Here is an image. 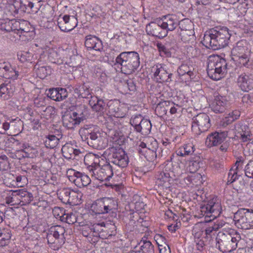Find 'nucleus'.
Instances as JSON below:
<instances>
[{
    "label": "nucleus",
    "instance_id": "obj_1",
    "mask_svg": "<svg viewBox=\"0 0 253 253\" xmlns=\"http://www.w3.org/2000/svg\"><path fill=\"white\" fill-rule=\"evenodd\" d=\"M201 211L202 214L205 216V221L207 223L204 230L206 237L211 238L215 232L226 224V222L222 220L214 221L221 212V205L218 202H215L212 200L202 206Z\"/></svg>",
    "mask_w": 253,
    "mask_h": 253
},
{
    "label": "nucleus",
    "instance_id": "obj_61",
    "mask_svg": "<svg viewBox=\"0 0 253 253\" xmlns=\"http://www.w3.org/2000/svg\"><path fill=\"white\" fill-rule=\"evenodd\" d=\"M23 153L25 158H33L37 153V151L28 145Z\"/></svg>",
    "mask_w": 253,
    "mask_h": 253
},
{
    "label": "nucleus",
    "instance_id": "obj_11",
    "mask_svg": "<svg viewBox=\"0 0 253 253\" xmlns=\"http://www.w3.org/2000/svg\"><path fill=\"white\" fill-rule=\"evenodd\" d=\"M233 220L239 228L244 230L253 228V210L239 209L234 213Z\"/></svg>",
    "mask_w": 253,
    "mask_h": 253
},
{
    "label": "nucleus",
    "instance_id": "obj_55",
    "mask_svg": "<svg viewBox=\"0 0 253 253\" xmlns=\"http://www.w3.org/2000/svg\"><path fill=\"white\" fill-rule=\"evenodd\" d=\"M143 119L144 118H143L141 115H135L131 117L130 120V124L136 130V129L139 127V126Z\"/></svg>",
    "mask_w": 253,
    "mask_h": 253
},
{
    "label": "nucleus",
    "instance_id": "obj_52",
    "mask_svg": "<svg viewBox=\"0 0 253 253\" xmlns=\"http://www.w3.org/2000/svg\"><path fill=\"white\" fill-rule=\"evenodd\" d=\"M157 47L161 56H166L167 57H170L171 56L170 49L166 45L158 42L157 43Z\"/></svg>",
    "mask_w": 253,
    "mask_h": 253
},
{
    "label": "nucleus",
    "instance_id": "obj_27",
    "mask_svg": "<svg viewBox=\"0 0 253 253\" xmlns=\"http://www.w3.org/2000/svg\"><path fill=\"white\" fill-rule=\"evenodd\" d=\"M48 98L56 101H61L68 96V92L66 88H52L49 89L46 93Z\"/></svg>",
    "mask_w": 253,
    "mask_h": 253
},
{
    "label": "nucleus",
    "instance_id": "obj_21",
    "mask_svg": "<svg viewBox=\"0 0 253 253\" xmlns=\"http://www.w3.org/2000/svg\"><path fill=\"white\" fill-rule=\"evenodd\" d=\"M227 131L213 132L208 135L206 140V144L209 147L216 146L223 142L227 136Z\"/></svg>",
    "mask_w": 253,
    "mask_h": 253
},
{
    "label": "nucleus",
    "instance_id": "obj_60",
    "mask_svg": "<svg viewBox=\"0 0 253 253\" xmlns=\"http://www.w3.org/2000/svg\"><path fill=\"white\" fill-rule=\"evenodd\" d=\"M31 34L30 28L27 25L24 28V30L19 34V37L22 41L29 40L31 39Z\"/></svg>",
    "mask_w": 253,
    "mask_h": 253
},
{
    "label": "nucleus",
    "instance_id": "obj_30",
    "mask_svg": "<svg viewBox=\"0 0 253 253\" xmlns=\"http://www.w3.org/2000/svg\"><path fill=\"white\" fill-rule=\"evenodd\" d=\"M0 68L3 69L5 78L15 80L18 79V74L16 72L15 67H12L10 63L4 62L1 64Z\"/></svg>",
    "mask_w": 253,
    "mask_h": 253
},
{
    "label": "nucleus",
    "instance_id": "obj_42",
    "mask_svg": "<svg viewBox=\"0 0 253 253\" xmlns=\"http://www.w3.org/2000/svg\"><path fill=\"white\" fill-rule=\"evenodd\" d=\"M193 30L182 31L178 32V36L179 38L184 42H189L190 41L193 40L194 37Z\"/></svg>",
    "mask_w": 253,
    "mask_h": 253
},
{
    "label": "nucleus",
    "instance_id": "obj_19",
    "mask_svg": "<svg viewBox=\"0 0 253 253\" xmlns=\"http://www.w3.org/2000/svg\"><path fill=\"white\" fill-rule=\"evenodd\" d=\"M113 175V170L112 166L109 163L106 162L99 169L94 172L93 171L92 176L100 181H109Z\"/></svg>",
    "mask_w": 253,
    "mask_h": 253
},
{
    "label": "nucleus",
    "instance_id": "obj_54",
    "mask_svg": "<svg viewBox=\"0 0 253 253\" xmlns=\"http://www.w3.org/2000/svg\"><path fill=\"white\" fill-rule=\"evenodd\" d=\"M71 189L69 188H64L60 192V199L63 203L69 204L71 195Z\"/></svg>",
    "mask_w": 253,
    "mask_h": 253
},
{
    "label": "nucleus",
    "instance_id": "obj_20",
    "mask_svg": "<svg viewBox=\"0 0 253 253\" xmlns=\"http://www.w3.org/2000/svg\"><path fill=\"white\" fill-rule=\"evenodd\" d=\"M162 26L167 31V36L169 32L176 29L179 24V21L174 14H168L163 16L161 19Z\"/></svg>",
    "mask_w": 253,
    "mask_h": 253
},
{
    "label": "nucleus",
    "instance_id": "obj_4",
    "mask_svg": "<svg viewBox=\"0 0 253 253\" xmlns=\"http://www.w3.org/2000/svg\"><path fill=\"white\" fill-rule=\"evenodd\" d=\"M82 130L89 146L99 150L104 149L107 146V140L105 137V134L100 132L96 126L85 125Z\"/></svg>",
    "mask_w": 253,
    "mask_h": 253
},
{
    "label": "nucleus",
    "instance_id": "obj_31",
    "mask_svg": "<svg viewBox=\"0 0 253 253\" xmlns=\"http://www.w3.org/2000/svg\"><path fill=\"white\" fill-rule=\"evenodd\" d=\"M85 165L88 166V169L90 171L96 172L97 168H100L99 165V159L94 155H88L84 157V159Z\"/></svg>",
    "mask_w": 253,
    "mask_h": 253
},
{
    "label": "nucleus",
    "instance_id": "obj_13",
    "mask_svg": "<svg viewBox=\"0 0 253 253\" xmlns=\"http://www.w3.org/2000/svg\"><path fill=\"white\" fill-rule=\"evenodd\" d=\"M192 120V131L196 135L207 131L211 126L209 116L206 113H200Z\"/></svg>",
    "mask_w": 253,
    "mask_h": 253
},
{
    "label": "nucleus",
    "instance_id": "obj_35",
    "mask_svg": "<svg viewBox=\"0 0 253 253\" xmlns=\"http://www.w3.org/2000/svg\"><path fill=\"white\" fill-rule=\"evenodd\" d=\"M14 91V87L11 84H2L0 85V97L7 100L13 94Z\"/></svg>",
    "mask_w": 253,
    "mask_h": 253
},
{
    "label": "nucleus",
    "instance_id": "obj_44",
    "mask_svg": "<svg viewBox=\"0 0 253 253\" xmlns=\"http://www.w3.org/2000/svg\"><path fill=\"white\" fill-rule=\"evenodd\" d=\"M76 90V92L79 94V96L82 98H88L92 97L89 87L85 84L80 85Z\"/></svg>",
    "mask_w": 253,
    "mask_h": 253
},
{
    "label": "nucleus",
    "instance_id": "obj_49",
    "mask_svg": "<svg viewBox=\"0 0 253 253\" xmlns=\"http://www.w3.org/2000/svg\"><path fill=\"white\" fill-rule=\"evenodd\" d=\"M192 23L188 20H183L179 21V24L177 28V32H182V31L192 30L191 29Z\"/></svg>",
    "mask_w": 253,
    "mask_h": 253
},
{
    "label": "nucleus",
    "instance_id": "obj_56",
    "mask_svg": "<svg viewBox=\"0 0 253 253\" xmlns=\"http://www.w3.org/2000/svg\"><path fill=\"white\" fill-rule=\"evenodd\" d=\"M9 163L5 155L0 156V171L7 170L9 169Z\"/></svg>",
    "mask_w": 253,
    "mask_h": 253
},
{
    "label": "nucleus",
    "instance_id": "obj_64",
    "mask_svg": "<svg viewBox=\"0 0 253 253\" xmlns=\"http://www.w3.org/2000/svg\"><path fill=\"white\" fill-rule=\"evenodd\" d=\"M190 179L192 182L196 183V185H200L205 181L202 175L199 173L195 174L190 178Z\"/></svg>",
    "mask_w": 253,
    "mask_h": 253
},
{
    "label": "nucleus",
    "instance_id": "obj_43",
    "mask_svg": "<svg viewBox=\"0 0 253 253\" xmlns=\"http://www.w3.org/2000/svg\"><path fill=\"white\" fill-rule=\"evenodd\" d=\"M82 197L83 194L82 192L79 191H75L71 190L69 204L70 205H77L80 204Z\"/></svg>",
    "mask_w": 253,
    "mask_h": 253
},
{
    "label": "nucleus",
    "instance_id": "obj_47",
    "mask_svg": "<svg viewBox=\"0 0 253 253\" xmlns=\"http://www.w3.org/2000/svg\"><path fill=\"white\" fill-rule=\"evenodd\" d=\"M149 139L148 149L151 152L152 157L156 158L157 157L156 151L158 148V142L153 138Z\"/></svg>",
    "mask_w": 253,
    "mask_h": 253
},
{
    "label": "nucleus",
    "instance_id": "obj_15",
    "mask_svg": "<svg viewBox=\"0 0 253 253\" xmlns=\"http://www.w3.org/2000/svg\"><path fill=\"white\" fill-rule=\"evenodd\" d=\"M67 175L69 180L79 188L87 186L91 182L87 175L72 169L67 170Z\"/></svg>",
    "mask_w": 253,
    "mask_h": 253
},
{
    "label": "nucleus",
    "instance_id": "obj_57",
    "mask_svg": "<svg viewBox=\"0 0 253 253\" xmlns=\"http://www.w3.org/2000/svg\"><path fill=\"white\" fill-rule=\"evenodd\" d=\"M52 213L56 218L59 219L61 221L63 216H64L65 210L62 208L55 207L52 209Z\"/></svg>",
    "mask_w": 253,
    "mask_h": 253
},
{
    "label": "nucleus",
    "instance_id": "obj_22",
    "mask_svg": "<svg viewBox=\"0 0 253 253\" xmlns=\"http://www.w3.org/2000/svg\"><path fill=\"white\" fill-rule=\"evenodd\" d=\"M228 104L227 96L216 95L214 96V99L211 104V109L215 113H222L226 109Z\"/></svg>",
    "mask_w": 253,
    "mask_h": 253
},
{
    "label": "nucleus",
    "instance_id": "obj_17",
    "mask_svg": "<svg viewBox=\"0 0 253 253\" xmlns=\"http://www.w3.org/2000/svg\"><path fill=\"white\" fill-rule=\"evenodd\" d=\"M146 32L148 35L159 39H163L167 36V31L162 26L161 20H159L158 23L152 21L147 24Z\"/></svg>",
    "mask_w": 253,
    "mask_h": 253
},
{
    "label": "nucleus",
    "instance_id": "obj_32",
    "mask_svg": "<svg viewBox=\"0 0 253 253\" xmlns=\"http://www.w3.org/2000/svg\"><path fill=\"white\" fill-rule=\"evenodd\" d=\"M62 122L63 126L68 129H73L76 125L80 124L73 112L63 116Z\"/></svg>",
    "mask_w": 253,
    "mask_h": 253
},
{
    "label": "nucleus",
    "instance_id": "obj_18",
    "mask_svg": "<svg viewBox=\"0 0 253 253\" xmlns=\"http://www.w3.org/2000/svg\"><path fill=\"white\" fill-rule=\"evenodd\" d=\"M77 19L74 16L65 15L58 19L57 25L63 32H68L74 29L77 26Z\"/></svg>",
    "mask_w": 253,
    "mask_h": 253
},
{
    "label": "nucleus",
    "instance_id": "obj_51",
    "mask_svg": "<svg viewBox=\"0 0 253 253\" xmlns=\"http://www.w3.org/2000/svg\"><path fill=\"white\" fill-rule=\"evenodd\" d=\"M59 55L57 51L53 49H49L48 53V59L51 63L61 64L62 63L58 58Z\"/></svg>",
    "mask_w": 253,
    "mask_h": 253
},
{
    "label": "nucleus",
    "instance_id": "obj_28",
    "mask_svg": "<svg viewBox=\"0 0 253 253\" xmlns=\"http://www.w3.org/2000/svg\"><path fill=\"white\" fill-rule=\"evenodd\" d=\"M21 125L20 120L15 119L10 121L9 122L5 120L3 115H0V133L5 134V132L10 128L19 127Z\"/></svg>",
    "mask_w": 253,
    "mask_h": 253
},
{
    "label": "nucleus",
    "instance_id": "obj_41",
    "mask_svg": "<svg viewBox=\"0 0 253 253\" xmlns=\"http://www.w3.org/2000/svg\"><path fill=\"white\" fill-rule=\"evenodd\" d=\"M59 139L54 135H48L46 136L44 141L45 146L47 148L53 149L58 144Z\"/></svg>",
    "mask_w": 253,
    "mask_h": 253
},
{
    "label": "nucleus",
    "instance_id": "obj_10",
    "mask_svg": "<svg viewBox=\"0 0 253 253\" xmlns=\"http://www.w3.org/2000/svg\"><path fill=\"white\" fill-rule=\"evenodd\" d=\"M104 154L107 156L111 163L120 168H126L128 164V157L123 149L120 147H110L106 149Z\"/></svg>",
    "mask_w": 253,
    "mask_h": 253
},
{
    "label": "nucleus",
    "instance_id": "obj_6",
    "mask_svg": "<svg viewBox=\"0 0 253 253\" xmlns=\"http://www.w3.org/2000/svg\"><path fill=\"white\" fill-rule=\"evenodd\" d=\"M228 69L225 59L217 55L209 58L207 71L208 76L212 80H219L227 73Z\"/></svg>",
    "mask_w": 253,
    "mask_h": 253
},
{
    "label": "nucleus",
    "instance_id": "obj_45",
    "mask_svg": "<svg viewBox=\"0 0 253 253\" xmlns=\"http://www.w3.org/2000/svg\"><path fill=\"white\" fill-rule=\"evenodd\" d=\"M203 223L199 222L196 223L192 229V235L194 240L200 239L204 232Z\"/></svg>",
    "mask_w": 253,
    "mask_h": 253
},
{
    "label": "nucleus",
    "instance_id": "obj_48",
    "mask_svg": "<svg viewBox=\"0 0 253 253\" xmlns=\"http://www.w3.org/2000/svg\"><path fill=\"white\" fill-rule=\"evenodd\" d=\"M196 160H191L189 164V169L191 173L196 172L200 168V165L202 164L200 161V157H197Z\"/></svg>",
    "mask_w": 253,
    "mask_h": 253
},
{
    "label": "nucleus",
    "instance_id": "obj_5",
    "mask_svg": "<svg viewBox=\"0 0 253 253\" xmlns=\"http://www.w3.org/2000/svg\"><path fill=\"white\" fill-rule=\"evenodd\" d=\"M241 236L237 232H219L216 237V247L222 253H230L237 248Z\"/></svg>",
    "mask_w": 253,
    "mask_h": 253
},
{
    "label": "nucleus",
    "instance_id": "obj_34",
    "mask_svg": "<svg viewBox=\"0 0 253 253\" xmlns=\"http://www.w3.org/2000/svg\"><path fill=\"white\" fill-rule=\"evenodd\" d=\"M49 101L47 96H39L35 98L34 100V106L37 108H41L42 110L45 112L46 111H51L52 108L50 106H47Z\"/></svg>",
    "mask_w": 253,
    "mask_h": 253
},
{
    "label": "nucleus",
    "instance_id": "obj_23",
    "mask_svg": "<svg viewBox=\"0 0 253 253\" xmlns=\"http://www.w3.org/2000/svg\"><path fill=\"white\" fill-rule=\"evenodd\" d=\"M194 68L192 66L186 64L181 65L177 69L179 79L184 82H187L195 78Z\"/></svg>",
    "mask_w": 253,
    "mask_h": 253
},
{
    "label": "nucleus",
    "instance_id": "obj_50",
    "mask_svg": "<svg viewBox=\"0 0 253 253\" xmlns=\"http://www.w3.org/2000/svg\"><path fill=\"white\" fill-rule=\"evenodd\" d=\"M61 221L69 224H73L77 222V216L72 212L65 213Z\"/></svg>",
    "mask_w": 253,
    "mask_h": 253
},
{
    "label": "nucleus",
    "instance_id": "obj_25",
    "mask_svg": "<svg viewBox=\"0 0 253 253\" xmlns=\"http://www.w3.org/2000/svg\"><path fill=\"white\" fill-rule=\"evenodd\" d=\"M238 84L244 91H248L253 89V74L252 73H243L237 80Z\"/></svg>",
    "mask_w": 253,
    "mask_h": 253
},
{
    "label": "nucleus",
    "instance_id": "obj_12",
    "mask_svg": "<svg viewBox=\"0 0 253 253\" xmlns=\"http://www.w3.org/2000/svg\"><path fill=\"white\" fill-rule=\"evenodd\" d=\"M89 230L92 232L93 236L106 239L115 235L116 226L114 224L101 222L93 224Z\"/></svg>",
    "mask_w": 253,
    "mask_h": 253
},
{
    "label": "nucleus",
    "instance_id": "obj_58",
    "mask_svg": "<svg viewBox=\"0 0 253 253\" xmlns=\"http://www.w3.org/2000/svg\"><path fill=\"white\" fill-rule=\"evenodd\" d=\"M238 176L236 169H231L228 174L227 184L229 185L234 182L238 178Z\"/></svg>",
    "mask_w": 253,
    "mask_h": 253
},
{
    "label": "nucleus",
    "instance_id": "obj_2",
    "mask_svg": "<svg viewBox=\"0 0 253 253\" xmlns=\"http://www.w3.org/2000/svg\"><path fill=\"white\" fill-rule=\"evenodd\" d=\"M230 37L231 34L227 27H216L206 33L202 43L208 48L217 50L226 46Z\"/></svg>",
    "mask_w": 253,
    "mask_h": 253
},
{
    "label": "nucleus",
    "instance_id": "obj_37",
    "mask_svg": "<svg viewBox=\"0 0 253 253\" xmlns=\"http://www.w3.org/2000/svg\"><path fill=\"white\" fill-rule=\"evenodd\" d=\"M194 146L192 143L184 144L177 149L175 153L177 156L186 157L192 155L195 151Z\"/></svg>",
    "mask_w": 253,
    "mask_h": 253
},
{
    "label": "nucleus",
    "instance_id": "obj_9",
    "mask_svg": "<svg viewBox=\"0 0 253 253\" xmlns=\"http://www.w3.org/2000/svg\"><path fill=\"white\" fill-rule=\"evenodd\" d=\"M65 228L60 225L52 226L49 228L46 239L48 244L52 249L58 250L61 248L65 243Z\"/></svg>",
    "mask_w": 253,
    "mask_h": 253
},
{
    "label": "nucleus",
    "instance_id": "obj_26",
    "mask_svg": "<svg viewBox=\"0 0 253 253\" xmlns=\"http://www.w3.org/2000/svg\"><path fill=\"white\" fill-rule=\"evenodd\" d=\"M84 45L88 50L93 49L101 51L103 49L102 41L95 36L90 35L87 36L85 38Z\"/></svg>",
    "mask_w": 253,
    "mask_h": 253
},
{
    "label": "nucleus",
    "instance_id": "obj_63",
    "mask_svg": "<svg viewBox=\"0 0 253 253\" xmlns=\"http://www.w3.org/2000/svg\"><path fill=\"white\" fill-rule=\"evenodd\" d=\"M245 173L248 177L253 178V164L251 162L246 166Z\"/></svg>",
    "mask_w": 253,
    "mask_h": 253
},
{
    "label": "nucleus",
    "instance_id": "obj_14",
    "mask_svg": "<svg viewBox=\"0 0 253 253\" xmlns=\"http://www.w3.org/2000/svg\"><path fill=\"white\" fill-rule=\"evenodd\" d=\"M116 206L115 201L110 198H103L97 200L95 203L92 204L91 208L92 211L95 214H104L108 213Z\"/></svg>",
    "mask_w": 253,
    "mask_h": 253
},
{
    "label": "nucleus",
    "instance_id": "obj_59",
    "mask_svg": "<svg viewBox=\"0 0 253 253\" xmlns=\"http://www.w3.org/2000/svg\"><path fill=\"white\" fill-rule=\"evenodd\" d=\"M11 23V20L8 19L1 20L0 21V29L7 32H10L11 31V29H10Z\"/></svg>",
    "mask_w": 253,
    "mask_h": 253
},
{
    "label": "nucleus",
    "instance_id": "obj_7",
    "mask_svg": "<svg viewBox=\"0 0 253 253\" xmlns=\"http://www.w3.org/2000/svg\"><path fill=\"white\" fill-rule=\"evenodd\" d=\"M251 51L246 40H242L236 43L231 50L232 59L241 66L248 68Z\"/></svg>",
    "mask_w": 253,
    "mask_h": 253
},
{
    "label": "nucleus",
    "instance_id": "obj_8",
    "mask_svg": "<svg viewBox=\"0 0 253 253\" xmlns=\"http://www.w3.org/2000/svg\"><path fill=\"white\" fill-rule=\"evenodd\" d=\"M5 194V202L11 205H26L33 199L32 194L23 189L6 191Z\"/></svg>",
    "mask_w": 253,
    "mask_h": 253
},
{
    "label": "nucleus",
    "instance_id": "obj_16",
    "mask_svg": "<svg viewBox=\"0 0 253 253\" xmlns=\"http://www.w3.org/2000/svg\"><path fill=\"white\" fill-rule=\"evenodd\" d=\"M172 76L173 74L166 65L158 64L156 65L154 76L157 82H170L172 81Z\"/></svg>",
    "mask_w": 253,
    "mask_h": 253
},
{
    "label": "nucleus",
    "instance_id": "obj_62",
    "mask_svg": "<svg viewBox=\"0 0 253 253\" xmlns=\"http://www.w3.org/2000/svg\"><path fill=\"white\" fill-rule=\"evenodd\" d=\"M11 23L10 24V29H11V32H13L19 36L20 32H19V29L20 27V21H16L15 19L11 20Z\"/></svg>",
    "mask_w": 253,
    "mask_h": 253
},
{
    "label": "nucleus",
    "instance_id": "obj_24",
    "mask_svg": "<svg viewBox=\"0 0 253 253\" xmlns=\"http://www.w3.org/2000/svg\"><path fill=\"white\" fill-rule=\"evenodd\" d=\"M76 144V142L73 141L67 143L63 146L61 151L65 158L74 159L76 156L81 153L80 149L77 148V146Z\"/></svg>",
    "mask_w": 253,
    "mask_h": 253
},
{
    "label": "nucleus",
    "instance_id": "obj_40",
    "mask_svg": "<svg viewBox=\"0 0 253 253\" xmlns=\"http://www.w3.org/2000/svg\"><path fill=\"white\" fill-rule=\"evenodd\" d=\"M73 113L77 117L78 120L80 121V123L88 118L90 116L89 109L84 105L81 106L77 112Z\"/></svg>",
    "mask_w": 253,
    "mask_h": 253
},
{
    "label": "nucleus",
    "instance_id": "obj_46",
    "mask_svg": "<svg viewBox=\"0 0 253 253\" xmlns=\"http://www.w3.org/2000/svg\"><path fill=\"white\" fill-rule=\"evenodd\" d=\"M17 56L21 62L26 61L32 62L34 59L33 53L29 51H21L17 54Z\"/></svg>",
    "mask_w": 253,
    "mask_h": 253
},
{
    "label": "nucleus",
    "instance_id": "obj_36",
    "mask_svg": "<svg viewBox=\"0 0 253 253\" xmlns=\"http://www.w3.org/2000/svg\"><path fill=\"white\" fill-rule=\"evenodd\" d=\"M171 101H163L160 102L157 104L155 108V113L160 118H162L166 116L168 113V111L169 109Z\"/></svg>",
    "mask_w": 253,
    "mask_h": 253
},
{
    "label": "nucleus",
    "instance_id": "obj_29",
    "mask_svg": "<svg viewBox=\"0 0 253 253\" xmlns=\"http://www.w3.org/2000/svg\"><path fill=\"white\" fill-rule=\"evenodd\" d=\"M134 250L139 251L140 253H155L154 246L145 237L141 239Z\"/></svg>",
    "mask_w": 253,
    "mask_h": 253
},
{
    "label": "nucleus",
    "instance_id": "obj_39",
    "mask_svg": "<svg viewBox=\"0 0 253 253\" xmlns=\"http://www.w3.org/2000/svg\"><path fill=\"white\" fill-rule=\"evenodd\" d=\"M135 131L145 135L150 132L152 125L149 120L144 119Z\"/></svg>",
    "mask_w": 253,
    "mask_h": 253
},
{
    "label": "nucleus",
    "instance_id": "obj_3",
    "mask_svg": "<svg viewBox=\"0 0 253 253\" xmlns=\"http://www.w3.org/2000/svg\"><path fill=\"white\" fill-rule=\"evenodd\" d=\"M139 54L135 51L123 52L116 57L115 64L122 73L130 75L139 67Z\"/></svg>",
    "mask_w": 253,
    "mask_h": 253
},
{
    "label": "nucleus",
    "instance_id": "obj_33",
    "mask_svg": "<svg viewBox=\"0 0 253 253\" xmlns=\"http://www.w3.org/2000/svg\"><path fill=\"white\" fill-rule=\"evenodd\" d=\"M89 104L92 110L96 112H103L106 106V103L104 100L97 96L91 97L89 101Z\"/></svg>",
    "mask_w": 253,
    "mask_h": 253
},
{
    "label": "nucleus",
    "instance_id": "obj_53",
    "mask_svg": "<svg viewBox=\"0 0 253 253\" xmlns=\"http://www.w3.org/2000/svg\"><path fill=\"white\" fill-rule=\"evenodd\" d=\"M51 73L50 68L49 67L42 66L39 68L37 71V74L41 79H44Z\"/></svg>",
    "mask_w": 253,
    "mask_h": 253
},
{
    "label": "nucleus",
    "instance_id": "obj_38",
    "mask_svg": "<svg viewBox=\"0 0 253 253\" xmlns=\"http://www.w3.org/2000/svg\"><path fill=\"white\" fill-rule=\"evenodd\" d=\"M171 180L170 174L167 172H161L158 175L156 180V183L160 186L167 187Z\"/></svg>",
    "mask_w": 253,
    "mask_h": 253
}]
</instances>
